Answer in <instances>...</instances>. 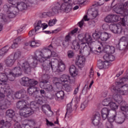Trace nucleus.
<instances>
[{"instance_id":"f257e3e1","label":"nucleus","mask_w":128,"mask_h":128,"mask_svg":"<svg viewBox=\"0 0 128 128\" xmlns=\"http://www.w3.org/2000/svg\"><path fill=\"white\" fill-rule=\"evenodd\" d=\"M128 76L123 77L120 79V82H116V86H113L111 88V90L116 92V94L113 95L114 100L120 104V110L124 112H128V105L124 100H122V96H126V94H128V84L124 86L122 84H124V82H128Z\"/></svg>"},{"instance_id":"f03ea898","label":"nucleus","mask_w":128,"mask_h":128,"mask_svg":"<svg viewBox=\"0 0 128 128\" xmlns=\"http://www.w3.org/2000/svg\"><path fill=\"white\" fill-rule=\"evenodd\" d=\"M48 48L50 49H46L44 53L40 50H37L34 52V56L32 58L34 60V62L32 64V68H36L38 65V62L42 64L44 62L52 58V50H50L52 48V44L49 46Z\"/></svg>"},{"instance_id":"7ed1b4c3","label":"nucleus","mask_w":128,"mask_h":128,"mask_svg":"<svg viewBox=\"0 0 128 128\" xmlns=\"http://www.w3.org/2000/svg\"><path fill=\"white\" fill-rule=\"evenodd\" d=\"M54 61H51L45 65L43 64L42 65V70L44 72H46L48 70H50V68L54 72H64L66 70V65L64 64L62 61H60L58 63L56 62V60H54Z\"/></svg>"},{"instance_id":"20e7f679","label":"nucleus","mask_w":128,"mask_h":128,"mask_svg":"<svg viewBox=\"0 0 128 128\" xmlns=\"http://www.w3.org/2000/svg\"><path fill=\"white\" fill-rule=\"evenodd\" d=\"M16 108L20 110L19 114L21 116L28 118L34 114V112L32 111V109L30 108V104L26 103V100H19L16 103Z\"/></svg>"},{"instance_id":"39448f33","label":"nucleus","mask_w":128,"mask_h":128,"mask_svg":"<svg viewBox=\"0 0 128 128\" xmlns=\"http://www.w3.org/2000/svg\"><path fill=\"white\" fill-rule=\"evenodd\" d=\"M78 39L80 42H81L82 44H86L87 46H88V52H92V36L88 34H79L78 35Z\"/></svg>"},{"instance_id":"423d86ee","label":"nucleus","mask_w":128,"mask_h":128,"mask_svg":"<svg viewBox=\"0 0 128 128\" xmlns=\"http://www.w3.org/2000/svg\"><path fill=\"white\" fill-rule=\"evenodd\" d=\"M62 2H58L55 4L54 6L53 7L54 10H56V14L58 13V10L66 13L70 12L72 10V6L70 4L68 3H64V2L62 3Z\"/></svg>"},{"instance_id":"0eeeda50","label":"nucleus","mask_w":128,"mask_h":128,"mask_svg":"<svg viewBox=\"0 0 128 128\" xmlns=\"http://www.w3.org/2000/svg\"><path fill=\"white\" fill-rule=\"evenodd\" d=\"M114 12L124 17V18H128V2H126L124 4H118L114 9Z\"/></svg>"},{"instance_id":"6e6552de","label":"nucleus","mask_w":128,"mask_h":128,"mask_svg":"<svg viewBox=\"0 0 128 128\" xmlns=\"http://www.w3.org/2000/svg\"><path fill=\"white\" fill-rule=\"evenodd\" d=\"M97 16H98V10L92 8L90 11L89 14H88V15H85L84 16L83 19L78 23V26L82 28V26H84V20L86 22L90 20H94L96 18Z\"/></svg>"},{"instance_id":"1a4fd4ad","label":"nucleus","mask_w":128,"mask_h":128,"mask_svg":"<svg viewBox=\"0 0 128 128\" xmlns=\"http://www.w3.org/2000/svg\"><path fill=\"white\" fill-rule=\"evenodd\" d=\"M4 10L8 14V16L10 18H14L18 14V8L17 6H14L9 4H5L3 6Z\"/></svg>"},{"instance_id":"9d476101","label":"nucleus","mask_w":128,"mask_h":128,"mask_svg":"<svg viewBox=\"0 0 128 128\" xmlns=\"http://www.w3.org/2000/svg\"><path fill=\"white\" fill-rule=\"evenodd\" d=\"M34 60L33 62L30 64V63L28 61H20L18 62V68H20L22 72V69L26 72V74H30V72H32V68H34L36 67H32V64H34Z\"/></svg>"},{"instance_id":"9b49d317","label":"nucleus","mask_w":128,"mask_h":128,"mask_svg":"<svg viewBox=\"0 0 128 128\" xmlns=\"http://www.w3.org/2000/svg\"><path fill=\"white\" fill-rule=\"evenodd\" d=\"M48 74H44L42 76V81L40 82V86H42L43 88L46 90V92H50L54 90V87L52 84H48Z\"/></svg>"},{"instance_id":"f8f14e48","label":"nucleus","mask_w":128,"mask_h":128,"mask_svg":"<svg viewBox=\"0 0 128 128\" xmlns=\"http://www.w3.org/2000/svg\"><path fill=\"white\" fill-rule=\"evenodd\" d=\"M72 46L74 50H76L80 49V54H82L86 50L87 52H88V47L86 43H81L80 45V43H78V40H74L73 42Z\"/></svg>"},{"instance_id":"ddd939ff","label":"nucleus","mask_w":128,"mask_h":128,"mask_svg":"<svg viewBox=\"0 0 128 128\" xmlns=\"http://www.w3.org/2000/svg\"><path fill=\"white\" fill-rule=\"evenodd\" d=\"M22 74V73L20 70V67H15L12 72H10V74L7 75L8 80H9L10 82H14L16 76H20Z\"/></svg>"},{"instance_id":"4468645a","label":"nucleus","mask_w":128,"mask_h":128,"mask_svg":"<svg viewBox=\"0 0 128 128\" xmlns=\"http://www.w3.org/2000/svg\"><path fill=\"white\" fill-rule=\"evenodd\" d=\"M113 16V22H118L120 20L121 24L122 26H128V18H124L122 16L118 14H112Z\"/></svg>"},{"instance_id":"2eb2a0df","label":"nucleus","mask_w":128,"mask_h":128,"mask_svg":"<svg viewBox=\"0 0 128 128\" xmlns=\"http://www.w3.org/2000/svg\"><path fill=\"white\" fill-rule=\"evenodd\" d=\"M109 28L113 34H122V27L120 24H110Z\"/></svg>"},{"instance_id":"dca6fc26","label":"nucleus","mask_w":128,"mask_h":128,"mask_svg":"<svg viewBox=\"0 0 128 128\" xmlns=\"http://www.w3.org/2000/svg\"><path fill=\"white\" fill-rule=\"evenodd\" d=\"M0 92H6L8 94H6L7 98H8L14 100V92L10 88V86L8 85H6V88L4 87H0Z\"/></svg>"},{"instance_id":"f3484780","label":"nucleus","mask_w":128,"mask_h":128,"mask_svg":"<svg viewBox=\"0 0 128 128\" xmlns=\"http://www.w3.org/2000/svg\"><path fill=\"white\" fill-rule=\"evenodd\" d=\"M60 80L62 83L69 82L70 84H74L76 82V79L74 77L70 76L67 74H63L61 76Z\"/></svg>"},{"instance_id":"a211bd4d","label":"nucleus","mask_w":128,"mask_h":128,"mask_svg":"<svg viewBox=\"0 0 128 128\" xmlns=\"http://www.w3.org/2000/svg\"><path fill=\"white\" fill-rule=\"evenodd\" d=\"M8 75L4 73L0 72V87L5 88H6V86L8 84H6L8 82Z\"/></svg>"},{"instance_id":"6ab92c4d","label":"nucleus","mask_w":128,"mask_h":128,"mask_svg":"<svg viewBox=\"0 0 128 128\" xmlns=\"http://www.w3.org/2000/svg\"><path fill=\"white\" fill-rule=\"evenodd\" d=\"M48 26L46 23H42V20L36 21L34 24V28L36 30H40L42 28V30H46Z\"/></svg>"},{"instance_id":"aec40b11","label":"nucleus","mask_w":128,"mask_h":128,"mask_svg":"<svg viewBox=\"0 0 128 128\" xmlns=\"http://www.w3.org/2000/svg\"><path fill=\"white\" fill-rule=\"evenodd\" d=\"M15 115L16 113L14 110L8 109L6 112V122H10V121L14 118Z\"/></svg>"},{"instance_id":"412c9836","label":"nucleus","mask_w":128,"mask_h":128,"mask_svg":"<svg viewBox=\"0 0 128 128\" xmlns=\"http://www.w3.org/2000/svg\"><path fill=\"white\" fill-rule=\"evenodd\" d=\"M86 62V57L84 56H79L76 58V64L79 68H82Z\"/></svg>"},{"instance_id":"4be33fe9","label":"nucleus","mask_w":128,"mask_h":128,"mask_svg":"<svg viewBox=\"0 0 128 128\" xmlns=\"http://www.w3.org/2000/svg\"><path fill=\"white\" fill-rule=\"evenodd\" d=\"M28 93L30 96L34 98L38 94V88L36 86H30L28 88Z\"/></svg>"},{"instance_id":"5701e85b","label":"nucleus","mask_w":128,"mask_h":128,"mask_svg":"<svg viewBox=\"0 0 128 128\" xmlns=\"http://www.w3.org/2000/svg\"><path fill=\"white\" fill-rule=\"evenodd\" d=\"M54 96L56 100L60 102V100H62L64 98V92L63 90L58 91L54 94Z\"/></svg>"},{"instance_id":"b1692460","label":"nucleus","mask_w":128,"mask_h":128,"mask_svg":"<svg viewBox=\"0 0 128 128\" xmlns=\"http://www.w3.org/2000/svg\"><path fill=\"white\" fill-rule=\"evenodd\" d=\"M110 110L104 108L101 110V116L104 120H106L110 115Z\"/></svg>"},{"instance_id":"393cba45","label":"nucleus","mask_w":128,"mask_h":128,"mask_svg":"<svg viewBox=\"0 0 128 128\" xmlns=\"http://www.w3.org/2000/svg\"><path fill=\"white\" fill-rule=\"evenodd\" d=\"M69 71L72 78H74L78 74V70L76 66L72 65L69 68Z\"/></svg>"},{"instance_id":"a878e982","label":"nucleus","mask_w":128,"mask_h":128,"mask_svg":"<svg viewBox=\"0 0 128 128\" xmlns=\"http://www.w3.org/2000/svg\"><path fill=\"white\" fill-rule=\"evenodd\" d=\"M100 120V114L98 112H96L92 118V124L95 126H98Z\"/></svg>"},{"instance_id":"bb28decb","label":"nucleus","mask_w":128,"mask_h":128,"mask_svg":"<svg viewBox=\"0 0 128 128\" xmlns=\"http://www.w3.org/2000/svg\"><path fill=\"white\" fill-rule=\"evenodd\" d=\"M16 62V60L14 59V57L10 55L5 60V64L6 66L10 67L12 66Z\"/></svg>"},{"instance_id":"cd10ccee","label":"nucleus","mask_w":128,"mask_h":128,"mask_svg":"<svg viewBox=\"0 0 128 128\" xmlns=\"http://www.w3.org/2000/svg\"><path fill=\"white\" fill-rule=\"evenodd\" d=\"M102 45L104 50H108L106 51L107 52H110V54H114L116 50V48H114V47L112 46H110L106 44V42L102 43Z\"/></svg>"},{"instance_id":"c85d7f7f","label":"nucleus","mask_w":128,"mask_h":128,"mask_svg":"<svg viewBox=\"0 0 128 128\" xmlns=\"http://www.w3.org/2000/svg\"><path fill=\"white\" fill-rule=\"evenodd\" d=\"M56 14V10H54V7L52 8L48 12H44L42 14L43 18H48V16H52Z\"/></svg>"},{"instance_id":"c756f323","label":"nucleus","mask_w":128,"mask_h":128,"mask_svg":"<svg viewBox=\"0 0 128 128\" xmlns=\"http://www.w3.org/2000/svg\"><path fill=\"white\" fill-rule=\"evenodd\" d=\"M10 106V102L8 100H3L0 106V110H6Z\"/></svg>"},{"instance_id":"7c9ffc66","label":"nucleus","mask_w":128,"mask_h":128,"mask_svg":"<svg viewBox=\"0 0 128 128\" xmlns=\"http://www.w3.org/2000/svg\"><path fill=\"white\" fill-rule=\"evenodd\" d=\"M14 96L16 98H18V100L24 98L26 96V92L24 91L20 90L15 92Z\"/></svg>"},{"instance_id":"2f4dec72","label":"nucleus","mask_w":128,"mask_h":128,"mask_svg":"<svg viewBox=\"0 0 128 128\" xmlns=\"http://www.w3.org/2000/svg\"><path fill=\"white\" fill-rule=\"evenodd\" d=\"M114 100V96H110L109 97L105 98L102 102V104L104 106H110L111 102Z\"/></svg>"},{"instance_id":"473e14b6","label":"nucleus","mask_w":128,"mask_h":128,"mask_svg":"<svg viewBox=\"0 0 128 128\" xmlns=\"http://www.w3.org/2000/svg\"><path fill=\"white\" fill-rule=\"evenodd\" d=\"M29 108L31 109V112H33V114H34L37 108H38V104L36 100L30 102Z\"/></svg>"},{"instance_id":"72a5a7b5","label":"nucleus","mask_w":128,"mask_h":128,"mask_svg":"<svg viewBox=\"0 0 128 128\" xmlns=\"http://www.w3.org/2000/svg\"><path fill=\"white\" fill-rule=\"evenodd\" d=\"M112 36L110 34L106 32H102L101 33V36L100 40H101L102 42H106L108 38H110Z\"/></svg>"},{"instance_id":"f704fd0d","label":"nucleus","mask_w":128,"mask_h":128,"mask_svg":"<svg viewBox=\"0 0 128 128\" xmlns=\"http://www.w3.org/2000/svg\"><path fill=\"white\" fill-rule=\"evenodd\" d=\"M78 30V28H76L74 30H72L70 32H69L67 36H65L64 40L66 42H68L70 43V38H72V36H73L74 34H76Z\"/></svg>"},{"instance_id":"c9c22d12","label":"nucleus","mask_w":128,"mask_h":128,"mask_svg":"<svg viewBox=\"0 0 128 128\" xmlns=\"http://www.w3.org/2000/svg\"><path fill=\"white\" fill-rule=\"evenodd\" d=\"M30 82V78L28 77L24 76L21 78L20 81V84L23 86H28Z\"/></svg>"},{"instance_id":"e433bc0d","label":"nucleus","mask_w":128,"mask_h":128,"mask_svg":"<svg viewBox=\"0 0 128 128\" xmlns=\"http://www.w3.org/2000/svg\"><path fill=\"white\" fill-rule=\"evenodd\" d=\"M125 118H126V117L124 116H120L117 115L116 114L115 122L116 124H122L124 122Z\"/></svg>"},{"instance_id":"4c0bfd02","label":"nucleus","mask_w":128,"mask_h":128,"mask_svg":"<svg viewBox=\"0 0 128 128\" xmlns=\"http://www.w3.org/2000/svg\"><path fill=\"white\" fill-rule=\"evenodd\" d=\"M30 42V46L31 48H38V46H40L42 44V42L40 40H32Z\"/></svg>"},{"instance_id":"58836bf2","label":"nucleus","mask_w":128,"mask_h":128,"mask_svg":"<svg viewBox=\"0 0 128 128\" xmlns=\"http://www.w3.org/2000/svg\"><path fill=\"white\" fill-rule=\"evenodd\" d=\"M0 126H1L0 127V128H10V127L11 126V124H10V122L8 121L4 122V120H0Z\"/></svg>"},{"instance_id":"ea45409f","label":"nucleus","mask_w":128,"mask_h":128,"mask_svg":"<svg viewBox=\"0 0 128 128\" xmlns=\"http://www.w3.org/2000/svg\"><path fill=\"white\" fill-rule=\"evenodd\" d=\"M63 88L64 90L67 92H70L72 90V86L70 84H64L63 85Z\"/></svg>"},{"instance_id":"a19ab883","label":"nucleus","mask_w":128,"mask_h":128,"mask_svg":"<svg viewBox=\"0 0 128 128\" xmlns=\"http://www.w3.org/2000/svg\"><path fill=\"white\" fill-rule=\"evenodd\" d=\"M104 58L109 62H114L116 60V57L112 54H106L104 56Z\"/></svg>"},{"instance_id":"79ce46f5","label":"nucleus","mask_w":128,"mask_h":128,"mask_svg":"<svg viewBox=\"0 0 128 128\" xmlns=\"http://www.w3.org/2000/svg\"><path fill=\"white\" fill-rule=\"evenodd\" d=\"M72 103L68 104H67L66 106V112L65 115V118H66V116H70V114H72Z\"/></svg>"},{"instance_id":"37998d69","label":"nucleus","mask_w":128,"mask_h":128,"mask_svg":"<svg viewBox=\"0 0 128 128\" xmlns=\"http://www.w3.org/2000/svg\"><path fill=\"white\" fill-rule=\"evenodd\" d=\"M17 6L18 7L19 10H24L28 8V5H26V3L24 2H22L19 4H17Z\"/></svg>"},{"instance_id":"c03bdc74","label":"nucleus","mask_w":128,"mask_h":128,"mask_svg":"<svg viewBox=\"0 0 128 128\" xmlns=\"http://www.w3.org/2000/svg\"><path fill=\"white\" fill-rule=\"evenodd\" d=\"M10 50V47L8 46H4L0 50V58H2L4 56V54H6V52H8V51Z\"/></svg>"},{"instance_id":"a18cd8bd","label":"nucleus","mask_w":128,"mask_h":128,"mask_svg":"<svg viewBox=\"0 0 128 128\" xmlns=\"http://www.w3.org/2000/svg\"><path fill=\"white\" fill-rule=\"evenodd\" d=\"M11 56L13 57L14 60L15 62L16 60H18L22 56V52L20 51L16 52L14 54H11Z\"/></svg>"},{"instance_id":"49530a36","label":"nucleus","mask_w":128,"mask_h":128,"mask_svg":"<svg viewBox=\"0 0 128 128\" xmlns=\"http://www.w3.org/2000/svg\"><path fill=\"white\" fill-rule=\"evenodd\" d=\"M35 102H36L38 104H42L44 102L42 101V98L38 95L35 96Z\"/></svg>"},{"instance_id":"de8ad7c7","label":"nucleus","mask_w":128,"mask_h":128,"mask_svg":"<svg viewBox=\"0 0 128 128\" xmlns=\"http://www.w3.org/2000/svg\"><path fill=\"white\" fill-rule=\"evenodd\" d=\"M38 84V82L34 79H30L28 86H35Z\"/></svg>"},{"instance_id":"09e8293b","label":"nucleus","mask_w":128,"mask_h":128,"mask_svg":"<svg viewBox=\"0 0 128 128\" xmlns=\"http://www.w3.org/2000/svg\"><path fill=\"white\" fill-rule=\"evenodd\" d=\"M104 20L106 22H114L112 14L108 15Z\"/></svg>"},{"instance_id":"8fccbe9b","label":"nucleus","mask_w":128,"mask_h":128,"mask_svg":"<svg viewBox=\"0 0 128 128\" xmlns=\"http://www.w3.org/2000/svg\"><path fill=\"white\" fill-rule=\"evenodd\" d=\"M88 100H85L83 103L81 104L80 106V110H84L86 106H88Z\"/></svg>"},{"instance_id":"3c124183","label":"nucleus","mask_w":128,"mask_h":128,"mask_svg":"<svg viewBox=\"0 0 128 128\" xmlns=\"http://www.w3.org/2000/svg\"><path fill=\"white\" fill-rule=\"evenodd\" d=\"M102 33L100 32H95L92 34V36L94 40L100 39Z\"/></svg>"},{"instance_id":"603ef678","label":"nucleus","mask_w":128,"mask_h":128,"mask_svg":"<svg viewBox=\"0 0 128 128\" xmlns=\"http://www.w3.org/2000/svg\"><path fill=\"white\" fill-rule=\"evenodd\" d=\"M110 106L111 110H118V106L116 105V104L114 102H110Z\"/></svg>"},{"instance_id":"864d4df0","label":"nucleus","mask_w":128,"mask_h":128,"mask_svg":"<svg viewBox=\"0 0 128 128\" xmlns=\"http://www.w3.org/2000/svg\"><path fill=\"white\" fill-rule=\"evenodd\" d=\"M97 66L98 68H99L100 70L104 68V62L102 60H99L97 62Z\"/></svg>"},{"instance_id":"5fc2aeb1","label":"nucleus","mask_w":128,"mask_h":128,"mask_svg":"<svg viewBox=\"0 0 128 128\" xmlns=\"http://www.w3.org/2000/svg\"><path fill=\"white\" fill-rule=\"evenodd\" d=\"M114 115L112 116H111L108 118V122H116V112H114Z\"/></svg>"},{"instance_id":"6e6d98bb","label":"nucleus","mask_w":128,"mask_h":128,"mask_svg":"<svg viewBox=\"0 0 128 128\" xmlns=\"http://www.w3.org/2000/svg\"><path fill=\"white\" fill-rule=\"evenodd\" d=\"M67 56L68 58H72L74 56V52L73 50H70L67 52Z\"/></svg>"},{"instance_id":"4d7b16f0","label":"nucleus","mask_w":128,"mask_h":128,"mask_svg":"<svg viewBox=\"0 0 128 128\" xmlns=\"http://www.w3.org/2000/svg\"><path fill=\"white\" fill-rule=\"evenodd\" d=\"M56 24V19L50 20L48 22V24L50 26H54Z\"/></svg>"},{"instance_id":"13d9d810","label":"nucleus","mask_w":128,"mask_h":128,"mask_svg":"<svg viewBox=\"0 0 128 128\" xmlns=\"http://www.w3.org/2000/svg\"><path fill=\"white\" fill-rule=\"evenodd\" d=\"M124 28H122V32H123L124 34L126 36V38H128V28L124 27Z\"/></svg>"},{"instance_id":"bf43d9fd","label":"nucleus","mask_w":128,"mask_h":128,"mask_svg":"<svg viewBox=\"0 0 128 128\" xmlns=\"http://www.w3.org/2000/svg\"><path fill=\"white\" fill-rule=\"evenodd\" d=\"M60 42L62 43V45L63 46L64 48H68V46L69 42L66 40H61Z\"/></svg>"},{"instance_id":"052dcab7","label":"nucleus","mask_w":128,"mask_h":128,"mask_svg":"<svg viewBox=\"0 0 128 128\" xmlns=\"http://www.w3.org/2000/svg\"><path fill=\"white\" fill-rule=\"evenodd\" d=\"M24 121L25 122V124H28L30 126H34V121L33 120H25Z\"/></svg>"},{"instance_id":"680f3d73","label":"nucleus","mask_w":128,"mask_h":128,"mask_svg":"<svg viewBox=\"0 0 128 128\" xmlns=\"http://www.w3.org/2000/svg\"><path fill=\"white\" fill-rule=\"evenodd\" d=\"M36 29H32L29 32L28 34L29 36H36Z\"/></svg>"},{"instance_id":"e2e57ef3","label":"nucleus","mask_w":128,"mask_h":128,"mask_svg":"<svg viewBox=\"0 0 128 128\" xmlns=\"http://www.w3.org/2000/svg\"><path fill=\"white\" fill-rule=\"evenodd\" d=\"M104 4V0H100L99 2H97L93 4V6H102Z\"/></svg>"},{"instance_id":"0e129e2a","label":"nucleus","mask_w":128,"mask_h":128,"mask_svg":"<svg viewBox=\"0 0 128 128\" xmlns=\"http://www.w3.org/2000/svg\"><path fill=\"white\" fill-rule=\"evenodd\" d=\"M8 92L6 93V92H0V98H4L6 96V94H8Z\"/></svg>"},{"instance_id":"69168bd1","label":"nucleus","mask_w":128,"mask_h":128,"mask_svg":"<svg viewBox=\"0 0 128 128\" xmlns=\"http://www.w3.org/2000/svg\"><path fill=\"white\" fill-rule=\"evenodd\" d=\"M8 2L10 4H12V6H15L16 4H18V0H8Z\"/></svg>"},{"instance_id":"338daca9","label":"nucleus","mask_w":128,"mask_h":128,"mask_svg":"<svg viewBox=\"0 0 128 128\" xmlns=\"http://www.w3.org/2000/svg\"><path fill=\"white\" fill-rule=\"evenodd\" d=\"M22 128H30V126L28 125L27 123L26 124L24 120L22 122Z\"/></svg>"},{"instance_id":"774afa93","label":"nucleus","mask_w":128,"mask_h":128,"mask_svg":"<svg viewBox=\"0 0 128 128\" xmlns=\"http://www.w3.org/2000/svg\"><path fill=\"white\" fill-rule=\"evenodd\" d=\"M106 128H114V125H112V123L110 122H107L106 123Z\"/></svg>"}]
</instances>
